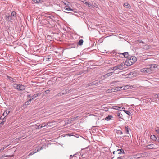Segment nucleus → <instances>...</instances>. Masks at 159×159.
<instances>
[{"label":"nucleus","instance_id":"obj_1","mask_svg":"<svg viewBox=\"0 0 159 159\" xmlns=\"http://www.w3.org/2000/svg\"><path fill=\"white\" fill-rule=\"evenodd\" d=\"M13 87L17 89L19 91H22L25 89V87L23 85L20 84H14L13 85Z\"/></svg>","mask_w":159,"mask_h":159},{"label":"nucleus","instance_id":"obj_2","mask_svg":"<svg viewBox=\"0 0 159 159\" xmlns=\"http://www.w3.org/2000/svg\"><path fill=\"white\" fill-rule=\"evenodd\" d=\"M140 71L142 73H152L151 70H150L149 67L145 68L140 70Z\"/></svg>","mask_w":159,"mask_h":159},{"label":"nucleus","instance_id":"obj_3","mask_svg":"<svg viewBox=\"0 0 159 159\" xmlns=\"http://www.w3.org/2000/svg\"><path fill=\"white\" fill-rule=\"evenodd\" d=\"M125 66L124 62L121 63L120 64H119L117 66H115L116 70L117 69L119 70H122L123 68V66Z\"/></svg>","mask_w":159,"mask_h":159},{"label":"nucleus","instance_id":"obj_4","mask_svg":"<svg viewBox=\"0 0 159 159\" xmlns=\"http://www.w3.org/2000/svg\"><path fill=\"white\" fill-rule=\"evenodd\" d=\"M49 123H48L47 124L42 123L41 125H37L36 126V128L37 129H39L41 128H43L44 127L47 126Z\"/></svg>","mask_w":159,"mask_h":159},{"label":"nucleus","instance_id":"obj_5","mask_svg":"<svg viewBox=\"0 0 159 159\" xmlns=\"http://www.w3.org/2000/svg\"><path fill=\"white\" fill-rule=\"evenodd\" d=\"M133 64V63H132V62L131 61V60H130L129 59L126 60L124 63L125 65L128 66L132 65Z\"/></svg>","mask_w":159,"mask_h":159},{"label":"nucleus","instance_id":"obj_6","mask_svg":"<svg viewBox=\"0 0 159 159\" xmlns=\"http://www.w3.org/2000/svg\"><path fill=\"white\" fill-rule=\"evenodd\" d=\"M69 93V90H65L61 91L59 94V96H61L64 94H67Z\"/></svg>","mask_w":159,"mask_h":159},{"label":"nucleus","instance_id":"obj_7","mask_svg":"<svg viewBox=\"0 0 159 159\" xmlns=\"http://www.w3.org/2000/svg\"><path fill=\"white\" fill-rule=\"evenodd\" d=\"M129 59L131 60V61L133 63H134L137 61V58L135 56H131Z\"/></svg>","mask_w":159,"mask_h":159},{"label":"nucleus","instance_id":"obj_8","mask_svg":"<svg viewBox=\"0 0 159 159\" xmlns=\"http://www.w3.org/2000/svg\"><path fill=\"white\" fill-rule=\"evenodd\" d=\"M98 80H96L92 83L89 84H88L90 86H92L98 84Z\"/></svg>","mask_w":159,"mask_h":159},{"label":"nucleus","instance_id":"obj_9","mask_svg":"<svg viewBox=\"0 0 159 159\" xmlns=\"http://www.w3.org/2000/svg\"><path fill=\"white\" fill-rule=\"evenodd\" d=\"M154 66H156V64H151V65H149L148 66L149 67V68L150 69V70H151L152 73V71L153 70H154Z\"/></svg>","mask_w":159,"mask_h":159},{"label":"nucleus","instance_id":"obj_10","mask_svg":"<svg viewBox=\"0 0 159 159\" xmlns=\"http://www.w3.org/2000/svg\"><path fill=\"white\" fill-rule=\"evenodd\" d=\"M64 9L65 10H67V11H73L74 12H76V11L74 10H73L72 9H71L69 7H68L67 6H66L64 7Z\"/></svg>","mask_w":159,"mask_h":159},{"label":"nucleus","instance_id":"obj_11","mask_svg":"<svg viewBox=\"0 0 159 159\" xmlns=\"http://www.w3.org/2000/svg\"><path fill=\"white\" fill-rule=\"evenodd\" d=\"M42 147H41L39 149H38L36 151L35 150V151H33V152H31L29 154V156H30V155H33V154H34V153L39 152V151L41 150H42Z\"/></svg>","mask_w":159,"mask_h":159},{"label":"nucleus","instance_id":"obj_12","mask_svg":"<svg viewBox=\"0 0 159 159\" xmlns=\"http://www.w3.org/2000/svg\"><path fill=\"white\" fill-rule=\"evenodd\" d=\"M114 73V72L107 73L104 75V77H105V78L108 77L109 76L111 75Z\"/></svg>","mask_w":159,"mask_h":159},{"label":"nucleus","instance_id":"obj_13","mask_svg":"<svg viewBox=\"0 0 159 159\" xmlns=\"http://www.w3.org/2000/svg\"><path fill=\"white\" fill-rule=\"evenodd\" d=\"M124 6L126 8L130 9L131 7L130 5L128 3L126 2L124 3Z\"/></svg>","mask_w":159,"mask_h":159},{"label":"nucleus","instance_id":"obj_14","mask_svg":"<svg viewBox=\"0 0 159 159\" xmlns=\"http://www.w3.org/2000/svg\"><path fill=\"white\" fill-rule=\"evenodd\" d=\"M40 94L39 93L35 94L34 95H33L32 97H31V98H30L31 100L34 99L35 98L37 97L38 96H39Z\"/></svg>","mask_w":159,"mask_h":159},{"label":"nucleus","instance_id":"obj_15","mask_svg":"<svg viewBox=\"0 0 159 159\" xmlns=\"http://www.w3.org/2000/svg\"><path fill=\"white\" fill-rule=\"evenodd\" d=\"M154 145L153 144H148L146 146V147L148 149H153L154 148Z\"/></svg>","mask_w":159,"mask_h":159},{"label":"nucleus","instance_id":"obj_16","mask_svg":"<svg viewBox=\"0 0 159 159\" xmlns=\"http://www.w3.org/2000/svg\"><path fill=\"white\" fill-rule=\"evenodd\" d=\"M7 20L8 21L12 22L11 20H12V17L10 16H6Z\"/></svg>","mask_w":159,"mask_h":159},{"label":"nucleus","instance_id":"obj_17","mask_svg":"<svg viewBox=\"0 0 159 159\" xmlns=\"http://www.w3.org/2000/svg\"><path fill=\"white\" fill-rule=\"evenodd\" d=\"M117 152H118V154H121L122 153H124V152L123 149H119L117 151Z\"/></svg>","mask_w":159,"mask_h":159},{"label":"nucleus","instance_id":"obj_18","mask_svg":"<svg viewBox=\"0 0 159 159\" xmlns=\"http://www.w3.org/2000/svg\"><path fill=\"white\" fill-rule=\"evenodd\" d=\"M112 117V116L111 115H108L107 117H106L105 118V119L106 120L108 121L110 120Z\"/></svg>","mask_w":159,"mask_h":159},{"label":"nucleus","instance_id":"obj_19","mask_svg":"<svg viewBox=\"0 0 159 159\" xmlns=\"http://www.w3.org/2000/svg\"><path fill=\"white\" fill-rule=\"evenodd\" d=\"M150 138L153 141H156L157 140V137L154 135H151Z\"/></svg>","mask_w":159,"mask_h":159},{"label":"nucleus","instance_id":"obj_20","mask_svg":"<svg viewBox=\"0 0 159 159\" xmlns=\"http://www.w3.org/2000/svg\"><path fill=\"white\" fill-rule=\"evenodd\" d=\"M117 116L119 118H121L122 119V115L121 114L119 111H117Z\"/></svg>","mask_w":159,"mask_h":159},{"label":"nucleus","instance_id":"obj_21","mask_svg":"<svg viewBox=\"0 0 159 159\" xmlns=\"http://www.w3.org/2000/svg\"><path fill=\"white\" fill-rule=\"evenodd\" d=\"M34 1L35 3H41L43 2V0H34Z\"/></svg>","mask_w":159,"mask_h":159},{"label":"nucleus","instance_id":"obj_22","mask_svg":"<svg viewBox=\"0 0 159 159\" xmlns=\"http://www.w3.org/2000/svg\"><path fill=\"white\" fill-rule=\"evenodd\" d=\"M83 39H80L78 43V44L81 46L83 44Z\"/></svg>","mask_w":159,"mask_h":159},{"label":"nucleus","instance_id":"obj_23","mask_svg":"<svg viewBox=\"0 0 159 159\" xmlns=\"http://www.w3.org/2000/svg\"><path fill=\"white\" fill-rule=\"evenodd\" d=\"M129 55L128 52H124V57L127 58L129 57Z\"/></svg>","mask_w":159,"mask_h":159},{"label":"nucleus","instance_id":"obj_24","mask_svg":"<svg viewBox=\"0 0 159 159\" xmlns=\"http://www.w3.org/2000/svg\"><path fill=\"white\" fill-rule=\"evenodd\" d=\"M113 108L116 110H120V107L117 106H113Z\"/></svg>","mask_w":159,"mask_h":159},{"label":"nucleus","instance_id":"obj_25","mask_svg":"<svg viewBox=\"0 0 159 159\" xmlns=\"http://www.w3.org/2000/svg\"><path fill=\"white\" fill-rule=\"evenodd\" d=\"M85 4L86 5H88L89 7L93 8V6H92L91 4H89L88 2H86Z\"/></svg>","mask_w":159,"mask_h":159},{"label":"nucleus","instance_id":"obj_26","mask_svg":"<svg viewBox=\"0 0 159 159\" xmlns=\"http://www.w3.org/2000/svg\"><path fill=\"white\" fill-rule=\"evenodd\" d=\"M31 100L30 99H29L25 103V104L26 105H28L30 104V102Z\"/></svg>","mask_w":159,"mask_h":159},{"label":"nucleus","instance_id":"obj_27","mask_svg":"<svg viewBox=\"0 0 159 159\" xmlns=\"http://www.w3.org/2000/svg\"><path fill=\"white\" fill-rule=\"evenodd\" d=\"M16 12L15 11H13L11 13V16L16 17Z\"/></svg>","mask_w":159,"mask_h":159},{"label":"nucleus","instance_id":"obj_28","mask_svg":"<svg viewBox=\"0 0 159 159\" xmlns=\"http://www.w3.org/2000/svg\"><path fill=\"white\" fill-rule=\"evenodd\" d=\"M124 112L128 114V115L130 116L131 115V113L128 111L126 110H123Z\"/></svg>","mask_w":159,"mask_h":159},{"label":"nucleus","instance_id":"obj_29","mask_svg":"<svg viewBox=\"0 0 159 159\" xmlns=\"http://www.w3.org/2000/svg\"><path fill=\"white\" fill-rule=\"evenodd\" d=\"M125 132H126V134H129V130L128 126H126L125 127Z\"/></svg>","mask_w":159,"mask_h":159},{"label":"nucleus","instance_id":"obj_30","mask_svg":"<svg viewBox=\"0 0 159 159\" xmlns=\"http://www.w3.org/2000/svg\"><path fill=\"white\" fill-rule=\"evenodd\" d=\"M3 116H2L1 117V118H2V122H3V123L4 124V123L5 121H6V118H5V117H3V118H2Z\"/></svg>","mask_w":159,"mask_h":159},{"label":"nucleus","instance_id":"obj_31","mask_svg":"<svg viewBox=\"0 0 159 159\" xmlns=\"http://www.w3.org/2000/svg\"><path fill=\"white\" fill-rule=\"evenodd\" d=\"M92 5V6H93V7H95L96 8L98 7V5L96 3H94V4L93 3V4Z\"/></svg>","mask_w":159,"mask_h":159},{"label":"nucleus","instance_id":"obj_32","mask_svg":"<svg viewBox=\"0 0 159 159\" xmlns=\"http://www.w3.org/2000/svg\"><path fill=\"white\" fill-rule=\"evenodd\" d=\"M7 77L8 79H9L10 80L13 81V82H14V81L13 80V79L11 77L7 76Z\"/></svg>","mask_w":159,"mask_h":159},{"label":"nucleus","instance_id":"obj_33","mask_svg":"<svg viewBox=\"0 0 159 159\" xmlns=\"http://www.w3.org/2000/svg\"><path fill=\"white\" fill-rule=\"evenodd\" d=\"M112 89H108V90H107V91H106V92H107V93H111V92H112L113 91H112Z\"/></svg>","mask_w":159,"mask_h":159},{"label":"nucleus","instance_id":"obj_34","mask_svg":"<svg viewBox=\"0 0 159 159\" xmlns=\"http://www.w3.org/2000/svg\"><path fill=\"white\" fill-rule=\"evenodd\" d=\"M117 133L118 134H120V135H122L123 134L122 132L120 130H118Z\"/></svg>","mask_w":159,"mask_h":159},{"label":"nucleus","instance_id":"obj_35","mask_svg":"<svg viewBox=\"0 0 159 159\" xmlns=\"http://www.w3.org/2000/svg\"><path fill=\"white\" fill-rule=\"evenodd\" d=\"M117 159H125L124 156H120L118 157Z\"/></svg>","mask_w":159,"mask_h":159},{"label":"nucleus","instance_id":"obj_36","mask_svg":"<svg viewBox=\"0 0 159 159\" xmlns=\"http://www.w3.org/2000/svg\"><path fill=\"white\" fill-rule=\"evenodd\" d=\"M138 41L139 42V43H142L143 44H144V42L143 41H142V40H139Z\"/></svg>","mask_w":159,"mask_h":159},{"label":"nucleus","instance_id":"obj_37","mask_svg":"<svg viewBox=\"0 0 159 159\" xmlns=\"http://www.w3.org/2000/svg\"><path fill=\"white\" fill-rule=\"evenodd\" d=\"M111 70H116V68H115V66L112 67H111Z\"/></svg>","mask_w":159,"mask_h":159},{"label":"nucleus","instance_id":"obj_38","mask_svg":"<svg viewBox=\"0 0 159 159\" xmlns=\"http://www.w3.org/2000/svg\"><path fill=\"white\" fill-rule=\"evenodd\" d=\"M120 110H120V111H122L123 110H124V109H125V108L124 107H120Z\"/></svg>","mask_w":159,"mask_h":159},{"label":"nucleus","instance_id":"obj_39","mask_svg":"<svg viewBox=\"0 0 159 159\" xmlns=\"http://www.w3.org/2000/svg\"><path fill=\"white\" fill-rule=\"evenodd\" d=\"M4 124L3 122H1V123H0V127H1Z\"/></svg>","mask_w":159,"mask_h":159},{"label":"nucleus","instance_id":"obj_40","mask_svg":"<svg viewBox=\"0 0 159 159\" xmlns=\"http://www.w3.org/2000/svg\"><path fill=\"white\" fill-rule=\"evenodd\" d=\"M49 92H50L49 90H46L45 91V92L47 94Z\"/></svg>","mask_w":159,"mask_h":159},{"label":"nucleus","instance_id":"obj_41","mask_svg":"<svg viewBox=\"0 0 159 159\" xmlns=\"http://www.w3.org/2000/svg\"><path fill=\"white\" fill-rule=\"evenodd\" d=\"M6 148V147L5 148L3 147V148H2L0 149V152H2Z\"/></svg>","mask_w":159,"mask_h":159},{"label":"nucleus","instance_id":"obj_42","mask_svg":"<svg viewBox=\"0 0 159 159\" xmlns=\"http://www.w3.org/2000/svg\"><path fill=\"white\" fill-rule=\"evenodd\" d=\"M10 112V111H8L7 112V111H6V116H7V115L9 114V113Z\"/></svg>","mask_w":159,"mask_h":159},{"label":"nucleus","instance_id":"obj_43","mask_svg":"<svg viewBox=\"0 0 159 159\" xmlns=\"http://www.w3.org/2000/svg\"><path fill=\"white\" fill-rule=\"evenodd\" d=\"M124 159H131V158L129 157H125L124 156Z\"/></svg>","mask_w":159,"mask_h":159},{"label":"nucleus","instance_id":"obj_44","mask_svg":"<svg viewBox=\"0 0 159 159\" xmlns=\"http://www.w3.org/2000/svg\"><path fill=\"white\" fill-rule=\"evenodd\" d=\"M157 66H157V65H156V66H154V70H157L156 69V68H157Z\"/></svg>","mask_w":159,"mask_h":159},{"label":"nucleus","instance_id":"obj_45","mask_svg":"<svg viewBox=\"0 0 159 159\" xmlns=\"http://www.w3.org/2000/svg\"><path fill=\"white\" fill-rule=\"evenodd\" d=\"M156 132L159 134V129H156Z\"/></svg>","mask_w":159,"mask_h":159},{"label":"nucleus","instance_id":"obj_46","mask_svg":"<svg viewBox=\"0 0 159 159\" xmlns=\"http://www.w3.org/2000/svg\"><path fill=\"white\" fill-rule=\"evenodd\" d=\"M50 59H51L50 58H47L46 59V60L47 61H50Z\"/></svg>","mask_w":159,"mask_h":159},{"label":"nucleus","instance_id":"obj_47","mask_svg":"<svg viewBox=\"0 0 159 159\" xmlns=\"http://www.w3.org/2000/svg\"><path fill=\"white\" fill-rule=\"evenodd\" d=\"M75 154H74L73 155V156H72V155H70V158H71L72 157L74 156H75Z\"/></svg>","mask_w":159,"mask_h":159},{"label":"nucleus","instance_id":"obj_48","mask_svg":"<svg viewBox=\"0 0 159 159\" xmlns=\"http://www.w3.org/2000/svg\"><path fill=\"white\" fill-rule=\"evenodd\" d=\"M157 95L156 98H159V93L156 95Z\"/></svg>","mask_w":159,"mask_h":159},{"label":"nucleus","instance_id":"obj_49","mask_svg":"<svg viewBox=\"0 0 159 159\" xmlns=\"http://www.w3.org/2000/svg\"><path fill=\"white\" fill-rule=\"evenodd\" d=\"M3 116H4L5 115L6 116V112H5L3 114ZM5 117H6V116H5Z\"/></svg>","mask_w":159,"mask_h":159},{"label":"nucleus","instance_id":"obj_50","mask_svg":"<svg viewBox=\"0 0 159 159\" xmlns=\"http://www.w3.org/2000/svg\"><path fill=\"white\" fill-rule=\"evenodd\" d=\"M27 97H28V98H30V97H31V96H30V95H27Z\"/></svg>","mask_w":159,"mask_h":159},{"label":"nucleus","instance_id":"obj_51","mask_svg":"<svg viewBox=\"0 0 159 159\" xmlns=\"http://www.w3.org/2000/svg\"><path fill=\"white\" fill-rule=\"evenodd\" d=\"M124 52L123 53H120V54L123 55V56H124Z\"/></svg>","mask_w":159,"mask_h":159},{"label":"nucleus","instance_id":"obj_52","mask_svg":"<svg viewBox=\"0 0 159 159\" xmlns=\"http://www.w3.org/2000/svg\"><path fill=\"white\" fill-rule=\"evenodd\" d=\"M141 156H142V155H141V156L140 157L139 156V157H137L138 158H140V157H141Z\"/></svg>","mask_w":159,"mask_h":159},{"label":"nucleus","instance_id":"obj_53","mask_svg":"<svg viewBox=\"0 0 159 159\" xmlns=\"http://www.w3.org/2000/svg\"><path fill=\"white\" fill-rule=\"evenodd\" d=\"M64 4H65V5H66V6H67L68 5V4H67V5L66 4V3H64Z\"/></svg>","mask_w":159,"mask_h":159},{"label":"nucleus","instance_id":"obj_54","mask_svg":"<svg viewBox=\"0 0 159 159\" xmlns=\"http://www.w3.org/2000/svg\"><path fill=\"white\" fill-rule=\"evenodd\" d=\"M157 141H158V142H159V138H158V139H157Z\"/></svg>","mask_w":159,"mask_h":159},{"label":"nucleus","instance_id":"obj_55","mask_svg":"<svg viewBox=\"0 0 159 159\" xmlns=\"http://www.w3.org/2000/svg\"><path fill=\"white\" fill-rule=\"evenodd\" d=\"M113 154H115V151L113 152Z\"/></svg>","mask_w":159,"mask_h":159},{"label":"nucleus","instance_id":"obj_56","mask_svg":"<svg viewBox=\"0 0 159 159\" xmlns=\"http://www.w3.org/2000/svg\"><path fill=\"white\" fill-rule=\"evenodd\" d=\"M114 158V157H112V158H111V159H113V158Z\"/></svg>","mask_w":159,"mask_h":159},{"label":"nucleus","instance_id":"obj_57","mask_svg":"<svg viewBox=\"0 0 159 159\" xmlns=\"http://www.w3.org/2000/svg\"><path fill=\"white\" fill-rule=\"evenodd\" d=\"M83 155H82V156H82V157H83Z\"/></svg>","mask_w":159,"mask_h":159}]
</instances>
